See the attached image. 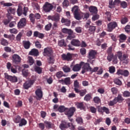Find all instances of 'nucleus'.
Masks as SVG:
<instances>
[{
  "label": "nucleus",
  "mask_w": 130,
  "mask_h": 130,
  "mask_svg": "<svg viewBox=\"0 0 130 130\" xmlns=\"http://www.w3.org/2000/svg\"><path fill=\"white\" fill-rule=\"evenodd\" d=\"M1 45H3V46H7L9 45V42L5 39H2L1 40Z\"/></svg>",
  "instance_id": "nucleus-40"
},
{
  "label": "nucleus",
  "mask_w": 130,
  "mask_h": 130,
  "mask_svg": "<svg viewBox=\"0 0 130 130\" xmlns=\"http://www.w3.org/2000/svg\"><path fill=\"white\" fill-rule=\"evenodd\" d=\"M109 72L110 74H114L115 73V67L114 66H111L109 68Z\"/></svg>",
  "instance_id": "nucleus-46"
},
{
  "label": "nucleus",
  "mask_w": 130,
  "mask_h": 130,
  "mask_svg": "<svg viewBox=\"0 0 130 130\" xmlns=\"http://www.w3.org/2000/svg\"><path fill=\"white\" fill-rule=\"evenodd\" d=\"M35 71L37 73V74H41L42 73V68L38 67V66H35Z\"/></svg>",
  "instance_id": "nucleus-42"
},
{
  "label": "nucleus",
  "mask_w": 130,
  "mask_h": 130,
  "mask_svg": "<svg viewBox=\"0 0 130 130\" xmlns=\"http://www.w3.org/2000/svg\"><path fill=\"white\" fill-rule=\"evenodd\" d=\"M29 18L31 23H32V24H35V16L34 14L30 13L29 15Z\"/></svg>",
  "instance_id": "nucleus-36"
},
{
  "label": "nucleus",
  "mask_w": 130,
  "mask_h": 130,
  "mask_svg": "<svg viewBox=\"0 0 130 130\" xmlns=\"http://www.w3.org/2000/svg\"><path fill=\"white\" fill-rule=\"evenodd\" d=\"M119 40L121 43H122V42H124L125 40H126V39L127 37L126 36L123 34H121L119 36Z\"/></svg>",
  "instance_id": "nucleus-29"
},
{
  "label": "nucleus",
  "mask_w": 130,
  "mask_h": 130,
  "mask_svg": "<svg viewBox=\"0 0 130 130\" xmlns=\"http://www.w3.org/2000/svg\"><path fill=\"white\" fill-rule=\"evenodd\" d=\"M71 45L73 46H81V42L78 39H73L71 42Z\"/></svg>",
  "instance_id": "nucleus-21"
},
{
  "label": "nucleus",
  "mask_w": 130,
  "mask_h": 130,
  "mask_svg": "<svg viewBox=\"0 0 130 130\" xmlns=\"http://www.w3.org/2000/svg\"><path fill=\"white\" fill-rule=\"evenodd\" d=\"M35 60L32 57H28V62L30 66H32L34 63Z\"/></svg>",
  "instance_id": "nucleus-59"
},
{
  "label": "nucleus",
  "mask_w": 130,
  "mask_h": 130,
  "mask_svg": "<svg viewBox=\"0 0 130 130\" xmlns=\"http://www.w3.org/2000/svg\"><path fill=\"white\" fill-rule=\"evenodd\" d=\"M124 30L126 33H130V25H127L124 27Z\"/></svg>",
  "instance_id": "nucleus-61"
},
{
  "label": "nucleus",
  "mask_w": 130,
  "mask_h": 130,
  "mask_svg": "<svg viewBox=\"0 0 130 130\" xmlns=\"http://www.w3.org/2000/svg\"><path fill=\"white\" fill-rule=\"evenodd\" d=\"M106 52L108 54L107 59L108 60V61L110 62L111 60H112V57H113V55H114V54L112 52V47H109L107 49Z\"/></svg>",
  "instance_id": "nucleus-8"
},
{
  "label": "nucleus",
  "mask_w": 130,
  "mask_h": 130,
  "mask_svg": "<svg viewBox=\"0 0 130 130\" xmlns=\"http://www.w3.org/2000/svg\"><path fill=\"white\" fill-rule=\"evenodd\" d=\"M0 5L3 6V7H12L13 6V4L11 3H5V1L1 2Z\"/></svg>",
  "instance_id": "nucleus-35"
},
{
  "label": "nucleus",
  "mask_w": 130,
  "mask_h": 130,
  "mask_svg": "<svg viewBox=\"0 0 130 130\" xmlns=\"http://www.w3.org/2000/svg\"><path fill=\"white\" fill-rule=\"evenodd\" d=\"M76 108L75 107H72L70 108H68L66 110V112L65 113L66 115H67L68 117H72L74 115V113L76 112Z\"/></svg>",
  "instance_id": "nucleus-9"
},
{
  "label": "nucleus",
  "mask_w": 130,
  "mask_h": 130,
  "mask_svg": "<svg viewBox=\"0 0 130 130\" xmlns=\"http://www.w3.org/2000/svg\"><path fill=\"white\" fill-rule=\"evenodd\" d=\"M103 112H105L106 114H109V109H108V108H106V107H103Z\"/></svg>",
  "instance_id": "nucleus-58"
},
{
  "label": "nucleus",
  "mask_w": 130,
  "mask_h": 130,
  "mask_svg": "<svg viewBox=\"0 0 130 130\" xmlns=\"http://www.w3.org/2000/svg\"><path fill=\"white\" fill-rule=\"evenodd\" d=\"M89 110L91 113H96L97 112V109L93 106L89 107Z\"/></svg>",
  "instance_id": "nucleus-51"
},
{
  "label": "nucleus",
  "mask_w": 130,
  "mask_h": 130,
  "mask_svg": "<svg viewBox=\"0 0 130 130\" xmlns=\"http://www.w3.org/2000/svg\"><path fill=\"white\" fill-rule=\"evenodd\" d=\"M19 122V126H23L27 124V120H26L24 118L21 119Z\"/></svg>",
  "instance_id": "nucleus-39"
},
{
  "label": "nucleus",
  "mask_w": 130,
  "mask_h": 130,
  "mask_svg": "<svg viewBox=\"0 0 130 130\" xmlns=\"http://www.w3.org/2000/svg\"><path fill=\"white\" fill-rule=\"evenodd\" d=\"M53 9V5L48 2H46L43 7V10L45 13H49Z\"/></svg>",
  "instance_id": "nucleus-5"
},
{
  "label": "nucleus",
  "mask_w": 130,
  "mask_h": 130,
  "mask_svg": "<svg viewBox=\"0 0 130 130\" xmlns=\"http://www.w3.org/2000/svg\"><path fill=\"white\" fill-rule=\"evenodd\" d=\"M7 11L9 14H12V15H15V13L16 12V8H12V7H10L8 9H7Z\"/></svg>",
  "instance_id": "nucleus-41"
},
{
  "label": "nucleus",
  "mask_w": 130,
  "mask_h": 130,
  "mask_svg": "<svg viewBox=\"0 0 130 130\" xmlns=\"http://www.w3.org/2000/svg\"><path fill=\"white\" fill-rule=\"evenodd\" d=\"M84 99L85 101H90L91 100V95L90 94H86Z\"/></svg>",
  "instance_id": "nucleus-64"
},
{
  "label": "nucleus",
  "mask_w": 130,
  "mask_h": 130,
  "mask_svg": "<svg viewBox=\"0 0 130 130\" xmlns=\"http://www.w3.org/2000/svg\"><path fill=\"white\" fill-rule=\"evenodd\" d=\"M69 5L70 3L69 2L68 0H64V1L62 3V6L63 8H67V7H69Z\"/></svg>",
  "instance_id": "nucleus-53"
},
{
  "label": "nucleus",
  "mask_w": 130,
  "mask_h": 130,
  "mask_svg": "<svg viewBox=\"0 0 130 130\" xmlns=\"http://www.w3.org/2000/svg\"><path fill=\"white\" fill-rule=\"evenodd\" d=\"M21 58L19 55L14 54L12 55V61L14 64H19L21 62Z\"/></svg>",
  "instance_id": "nucleus-11"
},
{
  "label": "nucleus",
  "mask_w": 130,
  "mask_h": 130,
  "mask_svg": "<svg viewBox=\"0 0 130 130\" xmlns=\"http://www.w3.org/2000/svg\"><path fill=\"white\" fill-rule=\"evenodd\" d=\"M20 121H21V116L19 115L15 116L14 118V122H15V123H20Z\"/></svg>",
  "instance_id": "nucleus-48"
},
{
  "label": "nucleus",
  "mask_w": 130,
  "mask_h": 130,
  "mask_svg": "<svg viewBox=\"0 0 130 130\" xmlns=\"http://www.w3.org/2000/svg\"><path fill=\"white\" fill-rule=\"evenodd\" d=\"M123 101V98L121 96V94H118L117 97L114 99L113 101H110L109 105V106H114L117 103H120Z\"/></svg>",
  "instance_id": "nucleus-2"
},
{
  "label": "nucleus",
  "mask_w": 130,
  "mask_h": 130,
  "mask_svg": "<svg viewBox=\"0 0 130 130\" xmlns=\"http://www.w3.org/2000/svg\"><path fill=\"white\" fill-rule=\"evenodd\" d=\"M61 22L64 23L66 26H68V27L71 26V20L70 19L62 18L61 20Z\"/></svg>",
  "instance_id": "nucleus-24"
},
{
  "label": "nucleus",
  "mask_w": 130,
  "mask_h": 130,
  "mask_svg": "<svg viewBox=\"0 0 130 130\" xmlns=\"http://www.w3.org/2000/svg\"><path fill=\"white\" fill-rule=\"evenodd\" d=\"M62 33H64V34H68V36L67 37V39L69 40H71L72 38H74V37H73V34L74 32L72 29H68L67 28H63L62 29Z\"/></svg>",
  "instance_id": "nucleus-6"
},
{
  "label": "nucleus",
  "mask_w": 130,
  "mask_h": 130,
  "mask_svg": "<svg viewBox=\"0 0 130 130\" xmlns=\"http://www.w3.org/2000/svg\"><path fill=\"white\" fill-rule=\"evenodd\" d=\"M48 19L49 20H51L52 21H54V22H59L60 17L59 15L56 14L53 16H48Z\"/></svg>",
  "instance_id": "nucleus-18"
},
{
  "label": "nucleus",
  "mask_w": 130,
  "mask_h": 130,
  "mask_svg": "<svg viewBox=\"0 0 130 130\" xmlns=\"http://www.w3.org/2000/svg\"><path fill=\"white\" fill-rule=\"evenodd\" d=\"M22 72L24 77H28V75H29V72L28 71V70L24 69L22 70Z\"/></svg>",
  "instance_id": "nucleus-52"
},
{
  "label": "nucleus",
  "mask_w": 130,
  "mask_h": 130,
  "mask_svg": "<svg viewBox=\"0 0 130 130\" xmlns=\"http://www.w3.org/2000/svg\"><path fill=\"white\" fill-rule=\"evenodd\" d=\"M120 6L121 8H123V9H125V8L127 7V3L124 1L121 2L120 3Z\"/></svg>",
  "instance_id": "nucleus-54"
},
{
  "label": "nucleus",
  "mask_w": 130,
  "mask_h": 130,
  "mask_svg": "<svg viewBox=\"0 0 130 130\" xmlns=\"http://www.w3.org/2000/svg\"><path fill=\"white\" fill-rule=\"evenodd\" d=\"M62 70L64 73H70L71 72V68L68 66H64L62 68Z\"/></svg>",
  "instance_id": "nucleus-50"
},
{
  "label": "nucleus",
  "mask_w": 130,
  "mask_h": 130,
  "mask_svg": "<svg viewBox=\"0 0 130 130\" xmlns=\"http://www.w3.org/2000/svg\"><path fill=\"white\" fill-rule=\"evenodd\" d=\"M93 101L94 103H96V104H99V103L101 102V100L99 97L95 96L93 99Z\"/></svg>",
  "instance_id": "nucleus-44"
},
{
  "label": "nucleus",
  "mask_w": 130,
  "mask_h": 130,
  "mask_svg": "<svg viewBox=\"0 0 130 130\" xmlns=\"http://www.w3.org/2000/svg\"><path fill=\"white\" fill-rule=\"evenodd\" d=\"M84 64V62L81 61L80 62L79 64H76L73 66L72 71L73 72H79V71H81V69H82V67L83 65Z\"/></svg>",
  "instance_id": "nucleus-13"
},
{
  "label": "nucleus",
  "mask_w": 130,
  "mask_h": 130,
  "mask_svg": "<svg viewBox=\"0 0 130 130\" xmlns=\"http://www.w3.org/2000/svg\"><path fill=\"white\" fill-rule=\"evenodd\" d=\"M68 127H70V129L75 130L76 129V126L73 124L72 123H69V125H68Z\"/></svg>",
  "instance_id": "nucleus-63"
},
{
  "label": "nucleus",
  "mask_w": 130,
  "mask_h": 130,
  "mask_svg": "<svg viewBox=\"0 0 130 130\" xmlns=\"http://www.w3.org/2000/svg\"><path fill=\"white\" fill-rule=\"evenodd\" d=\"M90 14L89 13H83L82 14V18L85 20H87L89 18Z\"/></svg>",
  "instance_id": "nucleus-57"
},
{
  "label": "nucleus",
  "mask_w": 130,
  "mask_h": 130,
  "mask_svg": "<svg viewBox=\"0 0 130 130\" xmlns=\"http://www.w3.org/2000/svg\"><path fill=\"white\" fill-rule=\"evenodd\" d=\"M115 55H117V57L120 61L122 59V52L121 51L117 52V54H115Z\"/></svg>",
  "instance_id": "nucleus-56"
},
{
  "label": "nucleus",
  "mask_w": 130,
  "mask_h": 130,
  "mask_svg": "<svg viewBox=\"0 0 130 130\" xmlns=\"http://www.w3.org/2000/svg\"><path fill=\"white\" fill-rule=\"evenodd\" d=\"M22 44L25 49H29L31 46V43H30V41H23Z\"/></svg>",
  "instance_id": "nucleus-25"
},
{
  "label": "nucleus",
  "mask_w": 130,
  "mask_h": 130,
  "mask_svg": "<svg viewBox=\"0 0 130 130\" xmlns=\"http://www.w3.org/2000/svg\"><path fill=\"white\" fill-rule=\"evenodd\" d=\"M48 58H47L48 63H54V56L53 54L51 55V56H48Z\"/></svg>",
  "instance_id": "nucleus-31"
},
{
  "label": "nucleus",
  "mask_w": 130,
  "mask_h": 130,
  "mask_svg": "<svg viewBox=\"0 0 130 130\" xmlns=\"http://www.w3.org/2000/svg\"><path fill=\"white\" fill-rule=\"evenodd\" d=\"M112 61L114 64H116L118 62V60L117 59V55H113L112 57Z\"/></svg>",
  "instance_id": "nucleus-45"
},
{
  "label": "nucleus",
  "mask_w": 130,
  "mask_h": 130,
  "mask_svg": "<svg viewBox=\"0 0 130 130\" xmlns=\"http://www.w3.org/2000/svg\"><path fill=\"white\" fill-rule=\"evenodd\" d=\"M4 75L5 79L8 80V81H10L12 83H17V82H18V78L17 77L9 75L7 73H5Z\"/></svg>",
  "instance_id": "nucleus-7"
},
{
  "label": "nucleus",
  "mask_w": 130,
  "mask_h": 130,
  "mask_svg": "<svg viewBox=\"0 0 130 130\" xmlns=\"http://www.w3.org/2000/svg\"><path fill=\"white\" fill-rule=\"evenodd\" d=\"M35 94L37 97V100H40L43 97V92L40 88H38L35 91Z\"/></svg>",
  "instance_id": "nucleus-16"
},
{
  "label": "nucleus",
  "mask_w": 130,
  "mask_h": 130,
  "mask_svg": "<svg viewBox=\"0 0 130 130\" xmlns=\"http://www.w3.org/2000/svg\"><path fill=\"white\" fill-rule=\"evenodd\" d=\"M59 83H61L62 85H67V86L70 85L71 83V78L66 77L64 79H61L59 80Z\"/></svg>",
  "instance_id": "nucleus-15"
},
{
  "label": "nucleus",
  "mask_w": 130,
  "mask_h": 130,
  "mask_svg": "<svg viewBox=\"0 0 130 130\" xmlns=\"http://www.w3.org/2000/svg\"><path fill=\"white\" fill-rule=\"evenodd\" d=\"M82 70H86V71H90L91 67L90 66V64L89 63H85L83 62V64L82 66Z\"/></svg>",
  "instance_id": "nucleus-30"
},
{
  "label": "nucleus",
  "mask_w": 130,
  "mask_h": 130,
  "mask_svg": "<svg viewBox=\"0 0 130 130\" xmlns=\"http://www.w3.org/2000/svg\"><path fill=\"white\" fill-rule=\"evenodd\" d=\"M88 10L91 15H96L98 13V9L95 6L89 7Z\"/></svg>",
  "instance_id": "nucleus-19"
},
{
  "label": "nucleus",
  "mask_w": 130,
  "mask_h": 130,
  "mask_svg": "<svg viewBox=\"0 0 130 130\" xmlns=\"http://www.w3.org/2000/svg\"><path fill=\"white\" fill-rule=\"evenodd\" d=\"M52 27V24L51 23H49V24H47L45 26V30L46 31H50V29Z\"/></svg>",
  "instance_id": "nucleus-43"
},
{
  "label": "nucleus",
  "mask_w": 130,
  "mask_h": 130,
  "mask_svg": "<svg viewBox=\"0 0 130 130\" xmlns=\"http://www.w3.org/2000/svg\"><path fill=\"white\" fill-rule=\"evenodd\" d=\"M123 97H130V92L128 91H125L123 92Z\"/></svg>",
  "instance_id": "nucleus-62"
},
{
  "label": "nucleus",
  "mask_w": 130,
  "mask_h": 130,
  "mask_svg": "<svg viewBox=\"0 0 130 130\" xmlns=\"http://www.w3.org/2000/svg\"><path fill=\"white\" fill-rule=\"evenodd\" d=\"M62 59L63 60H67L70 61L72 58H73V55L70 53H68L67 54H62L61 55Z\"/></svg>",
  "instance_id": "nucleus-14"
},
{
  "label": "nucleus",
  "mask_w": 130,
  "mask_h": 130,
  "mask_svg": "<svg viewBox=\"0 0 130 130\" xmlns=\"http://www.w3.org/2000/svg\"><path fill=\"white\" fill-rule=\"evenodd\" d=\"M67 109H68V108H66L64 106H60L57 109V110H56V111H58L59 112H60V113H62V112H65V113H66Z\"/></svg>",
  "instance_id": "nucleus-28"
},
{
  "label": "nucleus",
  "mask_w": 130,
  "mask_h": 130,
  "mask_svg": "<svg viewBox=\"0 0 130 130\" xmlns=\"http://www.w3.org/2000/svg\"><path fill=\"white\" fill-rule=\"evenodd\" d=\"M96 30V27L94 26H90L89 27L88 32L90 34H93Z\"/></svg>",
  "instance_id": "nucleus-37"
},
{
  "label": "nucleus",
  "mask_w": 130,
  "mask_h": 130,
  "mask_svg": "<svg viewBox=\"0 0 130 130\" xmlns=\"http://www.w3.org/2000/svg\"><path fill=\"white\" fill-rule=\"evenodd\" d=\"M69 124L70 122H67L65 121H62L59 125V127L60 129L64 130L66 129V128H68L69 127Z\"/></svg>",
  "instance_id": "nucleus-20"
},
{
  "label": "nucleus",
  "mask_w": 130,
  "mask_h": 130,
  "mask_svg": "<svg viewBox=\"0 0 130 130\" xmlns=\"http://www.w3.org/2000/svg\"><path fill=\"white\" fill-rule=\"evenodd\" d=\"M58 46H59L60 47H66L67 43L66 42V41L63 39L59 40L58 41Z\"/></svg>",
  "instance_id": "nucleus-27"
},
{
  "label": "nucleus",
  "mask_w": 130,
  "mask_h": 130,
  "mask_svg": "<svg viewBox=\"0 0 130 130\" xmlns=\"http://www.w3.org/2000/svg\"><path fill=\"white\" fill-rule=\"evenodd\" d=\"M120 22L122 25H124V24H126L128 22V18L126 16L122 17L121 18Z\"/></svg>",
  "instance_id": "nucleus-32"
},
{
  "label": "nucleus",
  "mask_w": 130,
  "mask_h": 130,
  "mask_svg": "<svg viewBox=\"0 0 130 130\" xmlns=\"http://www.w3.org/2000/svg\"><path fill=\"white\" fill-rule=\"evenodd\" d=\"M77 108L79 109H80L81 110H84L85 108H86V107L85 106V104L83 102L80 103H77L76 104Z\"/></svg>",
  "instance_id": "nucleus-26"
},
{
  "label": "nucleus",
  "mask_w": 130,
  "mask_h": 130,
  "mask_svg": "<svg viewBox=\"0 0 130 130\" xmlns=\"http://www.w3.org/2000/svg\"><path fill=\"white\" fill-rule=\"evenodd\" d=\"M29 55H34V56H38L39 55V51L37 49H32L29 52Z\"/></svg>",
  "instance_id": "nucleus-22"
},
{
  "label": "nucleus",
  "mask_w": 130,
  "mask_h": 130,
  "mask_svg": "<svg viewBox=\"0 0 130 130\" xmlns=\"http://www.w3.org/2000/svg\"><path fill=\"white\" fill-rule=\"evenodd\" d=\"M23 34L22 32H19V34L16 36V40L17 41H21V38H22Z\"/></svg>",
  "instance_id": "nucleus-60"
},
{
  "label": "nucleus",
  "mask_w": 130,
  "mask_h": 130,
  "mask_svg": "<svg viewBox=\"0 0 130 130\" xmlns=\"http://www.w3.org/2000/svg\"><path fill=\"white\" fill-rule=\"evenodd\" d=\"M35 81L34 80H30L28 81H26L23 85V89H24L25 90H28V89H29V88H31L33 85V84H34L35 83Z\"/></svg>",
  "instance_id": "nucleus-12"
},
{
  "label": "nucleus",
  "mask_w": 130,
  "mask_h": 130,
  "mask_svg": "<svg viewBox=\"0 0 130 130\" xmlns=\"http://www.w3.org/2000/svg\"><path fill=\"white\" fill-rule=\"evenodd\" d=\"M27 22H26V18H21L17 24V26L18 28H23L26 26Z\"/></svg>",
  "instance_id": "nucleus-17"
},
{
  "label": "nucleus",
  "mask_w": 130,
  "mask_h": 130,
  "mask_svg": "<svg viewBox=\"0 0 130 130\" xmlns=\"http://www.w3.org/2000/svg\"><path fill=\"white\" fill-rule=\"evenodd\" d=\"M34 37H38L40 38V39H43V38H44V34L36 31L34 32Z\"/></svg>",
  "instance_id": "nucleus-23"
},
{
  "label": "nucleus",
  "mask_w": 130,
  "mask_h": 130,
  "mask_svg": "<svg viewBox=\"0 0 130 130\" xmlns=\"http://www.w3.org/2000/svg\"><path fill=\"white\" fill-rule=\"evenodd\" d=\"M109 7L110 9H112L114 8L115 6V4H114V2H113V0H109Z\"/></svg>",
  "instance_id": "nucleus-47"
},
{
  "label": "nucleus",
  "mask_w": 130,
  "mask_h": 130,
  "mask_svg": "<svg viewBox=\"0 0 130 130\" xmlns=\"http://www.w3.org/2000/svg\"><path fill=\"white\" fill-rule=\"evenodd\" d=\"M76 120L77 122V123H79V124H82L83 118H82V117H78L76 118Z\"/></svg>",
  "instance_id": "nucleus-55"
},
{
  "label": "nucleus",
  "mask_w": 130,
  "mask_h": 130,
  "mask_svg": "<svg viewBox=\"0 0 130 130\" xmlns=\"http://www.w3.org/2000/svg\"><path fill=\"white\" fill-rule=\"evenodd\" d=\"M118 24L115 21H113L107 24V31L108 32H112L114 29L117 27Z\"/></svg>",
  "instance_id": "nucleus-4"
},
{
  "label": "nucleus",
  "mask_w": 130,
  "mask_h": 130,
  "mask_svg": "<svg viewBox=\"0 0 130 130\" xmlns=\"http://www.w3.org/2000/svg\"><path fill=\"white\" fill-rule=\"evenodd\" d=\"M114 83L118 86H121V85H122V82L121 81L117 78H116L114 79Z\"/></svg>",
  "instance_id": "nucleus-38"
},
{
  "label": "nucleus",
  "mask_w": 130,
  "mask_h": 130,
  "mask_svg": "<svg viewBox=\"0 0 130 130\" xmlns=\"http://www.w3.org/2000/svg\"><path fill=\"white\" fill-rule=\"evenodd\" d=\"M97 51L95 50H90L88 52V55L87 56V57L89 58L87 59L88 62H90L91 64H93L94 60H92V59H95V58H96V55H97Z\"/></svg>",
  "instance_id": "nucleus-1"
},
{
  "label": "nucleus",
  "mask_w": 130,
  "mask_h": 130,
  "mask_svg": "<svg viewBox=\"0 0 130 130\" xmlns=\"http://www.w3.org/2000/svg\"><path fill=\"white\" fill-rule=\"evenodd\" d=\"M44 124L46 128H48V129L52 127V123H51V122L50 121H45Z\"/></svg>",
  "instance_id": "nucleus-33"
},
{
  "label": "nucleus",
  "mask_w": 130,
  "mask_h": 130,
  "mask_svg": "<svg viewBox=\"0 0 130 130\" xmlns=\"http://www.w3.org/2000/svg\"><path fill=\"white\" fill-rule=\"evenodd\" d=\"M56 77H57V79H60V78H62V77H66V75L63 74L62 71H59L56 73Z\"/></svg>",
  "instance_id": "nucleus-34"
},
{
  "label": "nucleus",
  "mask_w": 130,
  "mask_h": 130,
  "mask_svg": "<svg viewBox=\"0 0 130 130\" xmlns=\"http://www.w3.org/2000/svg\"><path fill=\"white\" fill-rule=\"evenodd\" d=\"M129 75V72H128L127 70H123L122 76H123L124 77H128Z\"/></svg>",
  "instance_id": "nucleus-49"
},
{
  "label": "nucleus",
  "mask_w": 130,
  "mask_h": 130,
  "mask_svg": "<svg viewBox=\"0 0 130 130\" xmlns=\"http://www.w3.org/2000/svg\"><path fill=\"white\" fill-rule=\"evenodd\" d=\"M43 53L44 56H50L53 54V50L50 47H47L44 49Z\"/></svg>",
  "instance_id": "nucleus-10"
},
{
  "label": "nucleus",
  "mask_w": 130,
  "mask_h": 130,
  "mask_svg": "<svg viewBox=\"0 0 130 130\" xmlns=\"http://www.w3.org/2000/svg\"><path fill=\"white\" fill-rule=\"evenodd\" d=\"M72 12L76 20H81V19H82L80 12H79V7L78 6L73 7L72 9Z\"/></svg>",
  "instance_id": "nucleus-3"
}]
</instances>
